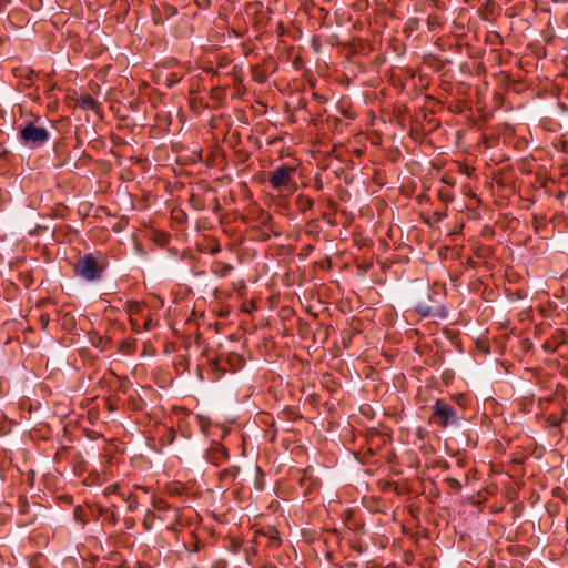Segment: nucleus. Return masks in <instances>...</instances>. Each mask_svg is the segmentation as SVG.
Masks as SVG:
<instances>
[{"label":"nucleus","mask_w":568,"mask_h":568,"mask_svg":"<svg viewBox=\"0 0 568 568\" xmlns=\"http://www.w3.org/2000/svg\"><path fill=\"white\" fill-rule=\"evenodd\" d=\"M109 266L108 255L101 251L84 254L75 264V274L88 281L94 282L100 280Z\"/></svg>","instance_id":"obj_1"},{"label":"nucleus","mask_w":568,"mask_h":568,"mask_svg":"<svg viewBox=\"0 0 568 568\" xmlns=\"http://www.w3.org/2000/svg\"><path fill=\"white\" fill-rule=\"evenodd\" d=\"M429 420L439 428H458L462 426L463 417L447 400L438 398L432 407Z\"/></svg>","instance_id":"obj_2"},{"label":"nucleus","mask_w":568,"mask_h":568,"mask_svg":"<svg viewBox=\"0 0 568 568\" xmlns=\"http://www.w3.org/2000/svg\"><path fill=\"white\" fill-rule=\"evenodd\" d=\"M21 142L30 149H40L50 140V132L42 126L28 122L19 129Z\"/></svg>","instance_id":"obj_3"},{"label":"nucleus","mask_w":568,"mask_h":568,"mask_svg":"<svg viewBox=\"0 0 568 568\" xmlns=\"http://www.w3.org/2000/svg\"><path fill=\"white\" fill-rule=\"evenodd\" d=\"M155 516L164 523H166V529L176 532L181 525V510L182 508L173 507L165 500L159 498L152 503Z\"/></svg>","instance_id":"obj_4"},{"label":"nucleus","mask_w":568,"mask_h":568,"mask_svg":"<svg viewBox=\"0 0 568 568\" xmlns=\"http://www.w3.org/2000/svg\"><path fill=\"white\" fill-rule=\"evenodd\" d=\"M296 169L292 165L277 166L268 179L271 186L275 190L290 189L295 185L293 174Z\"/></svg>","instance_id":"obj_5"},{"label":"nucleus","mask_w":568,"mask_h":568,"mask_svg":"<svg viewBox=\"0 0 568 568\" xmlns=\"http://www.w3.org/2000/svg\"><path fill=\"white\" fill-rule=\"evenodd\" d=\"M262 538H266V545L268 547H280L282 544V540L280 538V532L274 526H265L260 529H257L254 534L253 544H261Z\"/></svg>","instance_id":"obj_6"},{"label":"nucleus","mask_w":568,"mask_h":568,"mask_svg":"<svg viewBox=\"0 0 568 568\" xmlns=\"http://www.w3.org/2000/svg\"><path fill=\"white\" fill-rule=\"evenodd\" d=\"M229 457V449L217 442H213L205 452V459L214 466H220L226 462Z\"/></svg>","instance_id":"obj_7"},{"label":"nucleus","mask_w":568,"mask_h":568,"mask_svg":"<svg viewBox=\"0 0 568 568\" xmlns=\"http://www.w3.org/2000/svg\"><path fill=\"white\" fill-rule=\"evenodd\" d=\"M240 474L239 466H230L219 474V480L221 483V487L224 489H229L232 484L235 481Z\"/></svg>","instance_id":"obj_8"},{"label":"nucleus","mask_w":568,"mask_h":568,"mask_svg":"<svg viewBox=\"0 0 568 568\" xmlns=\"http://www.w3.org/2000/svg\"><path fill=\"white\" fill-rule=\"evenodd\" d=\"M77 106L82 110H91L99 113L101 103L90 94H83L77 100Z\"/></svg>","instance_id":"obj_9"},{"label":"nucleus","mask_w":568,"mask_h":568,"mask_svg":"<svg viewBox=\"0 0 568 568\" xmlns=\"http://www.w3.org/2000/svg\"><path fill=\"white\" fill-rule=\"evenodd\" d=\"M234 270V266L231 263L216 260L211 265V273L220 278L229 276V274Z\"/></svg>","instance_id":"obj_10"},{"label":"nucleus","mask_w":568,"mask_h":568,"mask_svg":"<svg viewBox=\"0 0 568 568\" xmlns=\"http://www.w3.org/2000/svg\"><path fill=\"white\" fill-rule=\"evenodd\" d=\"M189 204L195 211H203V210H205L204 199L200 194L192 193L190 199H189Z\"/></svg>","instance_id":"obj_11"},{"label":"nucleus","mask_w":568,"mask_h":568,"mask_svg":"<svg viewBox=\"0 0 568 568\" xmlns=\"http://www.w3.org/2000/svg\"><path fill=\"white\" fill-rule=\"evenodd\" d=\"M143 308V305L139 303L138 301H128L125 303V310L130 317H133L134 315H138L141 313Z\"/></svg>","instance_id":"obj_12"},{"label":"nucleus","mask_w":568,"mask_h":568,"mask_svg":"<svg viewBox=\"0 0 568 568\" xmlns=\"http://www.w3.org/2000/svg\"><path fill=\"white\" fill-rule=\"evenodd\" d=\"M120 352L125 355H131L135 352V341L134 339H124L120 344Z\"/></svg>","instance_id":"obj_13"},{"label":"nucleus","mask_w":568,"mask_h":568,"mask_svg":"<svg viewBox=\"0 0 568 568\" xmlns=\"http://www.w3.org/2000/svg\"><path fill=\"white\" fill-rule=\"evenodd\" d=\"M297 204L302 212H305L307 210H311L314 205V200L305 196V195H298L297 197Z\"/></svg>","instance_id":"obj_14"},{"label":"nucleus","mask_w":568,"mask_h":568,"mask_svg":"<svg viewBox=\"0 0 568 568\" xmlns=\"http://www.w3.org/2000/svg\"><path fill=\"white\" fill-rule=\"evenodd\" d=\"M260 222H261L262 226L266 227L270 231H273V229H272L273 217L268 212L261 213Z\"/></svg>","instance_id":"obj_15"},{"label":"nucleus","mask_w":568,"mask_h":568,"mask_svg":"<svg viewBox=\"0 0 568 568\" xmlns=\"http://www.w3.org/2000/svg\"><path fill=\"white\" fill-rule=\"evenodd\" d=\"M125 501L128 504L126 508H128L129 511L133 513V511H135L138 509L139 501H138V498H136L135 495L130 494L128 496V498L125 499Z\"/></svg>","instance_id":"obj_16"},{"label":"nucleus","mask_w":568,"mask_h":568,"mask_svg":"<svg viewBox=\"0 0 568 568\" xmlns=\"http://www.w3.org/2000/svg\"><path fill=\"white\" fill-rule=\"evenodd\" d=\"M415 311L423 317H428L433 314L432 308L423 303L417 304Z\"/></svg>","instance_id":"obj_17"},{"label":"nucleus","mask_w":568,"mask_h":568,"mask_svg":"<svg viewBox=\"0 0 568 568\" xmlns=\"http://www.w3.org/2000/svg\"><path fill=\"white\" fill-rule=\"evenodd\" d=\"M154 518H155V511L148 510L145 518L143 520L144 529L150 530L152 528Z\"/></svg>","instance_id":"obj_18"},{"label":"nucleus","mask_w":568,"mask_h":568,"mask_svg":"<svg viewBox=\"0 0 568 568\" xmlns=\"http://www.w3.org/2000/svg\"><path fill=\"white\" fill-rule=\"evenodd\" d=\"M445 481L447 483V485H448L449 489L455 490V491H457V493H459V491H460V489H462V484L459 483V480H458V479H456V478H454V477H447V478L445 479Z\"/></svg>","instance_id":"obj_19"},{"label":"nucleus","mask_w":568,"mask_h":568,"mask_svg":"<svg viewBox=\"0 0 568 568\" xmlns=\"http://www.w3.org/2000/svg\"><path fill=\"white\" fill-rule=\"evenodd\" d=\"M110 339H105L102 337V336H99V335H95L92 339H91V343L94 347L97 348H101V349H104L105 348V344L109 343Z\"/></svg>","instance_id":"obj_20"},{"label":"nucleus","mask_w":568,"mask_h":568,"mask_svg":"<svg viewBox=\"0 0 568 568\" xmlns=\"http://www.w3.org/2000/svg\"><path fill=\"white\" fill-rule=\"evenodd\" d=\"M256 544L252 545V546H247L245 547L244 549V554H245V557H246V561L247 562H251L252 561V558L255 557L257 555V549H256Z\"/></svg>","instance_id":"obj_21"},{"label":"nucleus","mask_w":568,"mask_h":568,"mask_svg":"<svg viewBox=\"0 0 568 568\" xmlns=\"http://www.w3.org/2000/svg\"><path fill=\"white\" fill-rule=\"evenodd\" d=\"M71 462L74 464V469L75 471L79 469V471H82L83 468H82V463H83V458L81 456V454L79 453H75L72 458H71Z\"/></svg>","instance_id":"obj_22"},{"label":"nucleus","mask_w":568,"mask_h":568,"mask_svg":"<svg viewBox=\"0 0 568 568\" xmlns=\"http://www.w3.org/2000/svg\"><path fill=\"white\" fill-rule=\"evenodd\" d=\"M158 322L154 321L152 317H149L144 321L142 331H152L156 327Z\"/></svg>","instance_id":"obj_23"},{"label":"nucleus","mask_w":568,"mask_h":568,"mask_svg":"<svg viewBox=\"0 0 568 568\" xmlns=\"http://www.w3.org/2000/svg\"><path fill=\"white\" fill-rule=\"evenodd\" d=\"M432 217L435 223H438L447 217V212L446 211H435L433 213Z\"/></svg>","instance_id":"obj_24"},{"label":"nucleus","mask_w":568,"mask_h":568,"mask_svg":"<svg viewBox=\"0 0 568 568\" xmlns=\"http://www.w3.org/2000/svg\"><path fill=\"white\" fill-rule=\"evenodd\" d=\"M166 490H168V494H169L170 496H179V495H181V494H182V491H183V489H182L181 487L176 486V485H174V486H169V487L166 488Z\"/></svg>","instance_id":"obj_25"},{"label":"nucleus","mask_w":568,"mask_h":568,"mask_svg":"<svg viewBox=\"0 0 568 568\" xmlns=\"http://www.w3.org/2000/svg\"><path fill=\"white\" fill-rule=\"evenodd\" d=\"M227 65H229L227 59H220L217 64H216V69L214 71V74H219L220 70L225 69Z\"/></svg>","instance_id":"obj_26"},{"label":"nucleus","mask_w":568,"mask_h":568,"mask_svg":"<svg viewBox=\"0 0 568 568\" xmlns=\"http://www.w3.org/2000/svg\"><path fill=\"white\" fill-rule=\"evenodd\" d=\"M176 437V433L173 428L168 429V434L165 436L166 444L171 445Z\"/></svg>","instance_id":"obj_27"},{"label":"nucleus","mask_w":568,"mask_h":568,"mask_svg":"<svg viewBox=\"0 0 568 568\" xmlns=\"http://www.w3.org/2000/svg\"><path fill=\"white\" fill-rule=\"evenodd\" d=\"M306 105H307V102L305 99H300L298 102H297V105H296V109H300V110H303L305 111V113H307V115L310 116V112L306 110Z\"/></svg>","instance_id":"obj_28"},{"label":"nucleus","mask_w":568,"mask_h":568,"mask_svg":"<svg viewBox=\"0 0 568 568\" xmlns=\"http://www.w3.org/2000/svg\"><path fill=\"white\" fill-rule=\"evenodd\" d=\"M118 490H119V485L112 484L105 488L104 493H105V495H110V494H115Z\"/></svg>","instance_id":"obj_29"},{"label":"nucleus","mask_w":568,"mask_h":568,"mask_svg":"<svg viewBox=\"0 0 568 568\" xmlns=\"http://www.w3.org/2000/svg\"><path fill=\"white\" fill-rule=\"evenodd\" d=\"M226 567H227V562L224 559H219V560L214 561L211 566V568H226Z\"/></svg>","instance_id":"obj_30"},{"label":"nucleus","mask_w":568,"mask_h":568,"mask_svg":"<svg viewBox=\"0 0 568 568\" xmlns=\"http://www.w3.org/2000/svg\"><path fill=\"white\" fill-rule=\"evenodd\" d=\"M67 453H69V447H62V449H60L59 452H57V454H55V457H54V458H55L57 460H61V459L64 457V455H65Z\"/></svg>","instance_id":"obj_31"},{"label":"nucleus","mask_w":568,"mask_h":568,"mask_svg":"<svg viewBox=\"0 0 568 568\" xmlns=\"http://www.w3.org/2000/svg\"><path fill=\"white\" fill-rule=\"evenodd\" d=\"M130 323L132 325V329L136 333H141L142 332V328L140 327L139 323L136 320H134L133 317H130Z\"/></svg>","instance_id":"obj_32"},{"label":"nucleus","mask_w":568,"mask_h":568,"mask_svg":"<svg viewBox=\"0 0 568 568\" xmlns=\"http://www.w3.org/2000/svg\"><path fill=\"white\" fill-rule=\"evenodd\" d=\"M438 194H439L440 200H443L445 202L453 201V197L447 195L443 190H439Z\"/></svg>","instance_id":"obj_33"},{"label":"nucleus","mask_w":568,"mask_h":568,"mask_svg":"<svg viewBox=\"0 0 568 568\" xmlns=\"http://www.w3.org/2000/svg\"><path fill=\"white\" fill-rule=\"evenodd\" d=\"M565 417H562L559 422H552L551 426H560V424L564 422Z\"/></svg>","instance_id":"obj_34"},{"label":"nucleus","mask_w":568,"mask_h":568,"mask_svg":"<svg viewBox=\"0 0 568 568\" xmlns=\"http://www.w3.org/2000/svg\"><path fill=\"white\" fill-rule=\"evenodd\" d=\"M214 202H215L214 209H216V210L220 209V203L216 197L214 199Z\"/></svg>","instance_id":"obj_35"},{"label":"nucleus","mask_w":568,"mask_h":568,"mask_svg":"<svg viewBox=\"0 0 568 568\" xmlns=\"http://www.w3.org/2000/svg\"><path fill=\"white\" fill-rule=\"evenodd\" d=\"M560 490H561L560 488H556L554 491V496H559Z\"/></svg>","instance_id":"obj_36"},{"label":"nucleus","mask_w":568,"mask_h":568,"mask_svg":"<svg viewBox=\"0 0 568 568\" xmlns=\"http://www.w3.org/2000/svg\"><path fill=\"white\" fill-rule=\"evenodd\" d=\"M219 251H220V247L217 246V247L213 248L212 253H215V252H219Z\"/></svg>","instance_id":"obj_37"},{"label":"nucleus","mask_w":568,"mask_h":568,"mask_svg":"<svg viewBox=\"0 0 568 568\" xmlns=\"http://www.w3.org/2000/svg\"><path fill=\"white\" fill-rule=\"evenodd\" d=\"M42 322H49V318H44V315H41Z\"/></svg>","instance_id":"obj_38"},{"label":"nucleus","mask_w":568,"mask_h":568,"mask_svg":"<svg viewBox=\"0 0 568 568\" xmlns=\"http://www.w3.org/2000/svg\"><path fill=\"white\" fill-rule=\"evenodd\" d=\"M42 322H49V318H44V315H41Z\"/></svg>","instance_id":"obj_39"},{"label":"nucleus","mask_w":568,"mask_h":568,"mask_svg":"<svg viewBox=\"0 0 568 568\" xmlns=\"http://www.w3.org/2000/svg\"><path fill=\"white\" fill-rule=\"evenodd\" d=\"M42 322H49V318H44V315H41Z\"/></svg>","instance_id":"obj_40"},{"label":"nucleus","mask_w":568,"mask_h":568,"mask_svg":"<svg viewBox=\"0 0 568 568\" xmlns=\"http://www.w3.org/2000/svg\"><path fill=\"white\" fill-rule=\"evenodd\" d=\"M258 81H260V82H264V81H265V79H264V78L262 79V75H258Z\"/></svg>","instance_id":"obj_41"},{"label":"nucleus","mask_w":568,"mask_h":568,"mask_svg":"<svg viewBox=\"0 0 568 568\" xmlns=\"http://www.w3.org/2000/svg\"><path fill=\"white\" fill-rule=\"evenodd\" d=\"M258 81H260V82H264V81H265V79H264V78L262 79V75H258Z\"/></svg>","instance_id":"obj_42"},{"label":"nucleus","mask_w":568,"mask_h":568,"mask_svg":"<svg viewBox=\"0 0 568 568\" xmlns=\"http://www.w3.org/2000/svg\"><path fill=\"white\" fill-rule=\"evenodd\" d=\"M267 239H270V235H268V234H265V235H264V240H267Z\"/></svg>","instance_id":"obj_43"},{"label":"nucleus","mask_w":568,"mask_h":568,"mask_svg":"<svg viewBox=\"0 0 568 568\" xmlns=\"http://www.w3.org/2000/svg\"><path fill=\"white\" fill-rule=\"evenodd\" d=\"M265 568H275V567L271 565V566H265Z\"/></svg>","instance_id":"obj_44"}]
</instances>
